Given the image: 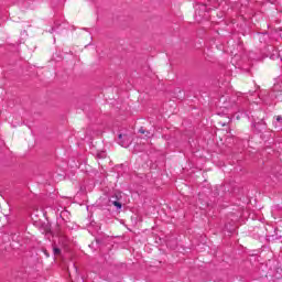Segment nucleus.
<instances>
[{
	"label": "nucleus",
	"instance_id": "f257e3e1",
	"mask_svg": "<svg viewBox=\"0 0 282 282\" xmlns=\"http://www.w3.org/2000/svg\"><path fill=\"white\" fill-rule=\"evenodd\" d=\"M119 144L123 147V149L129 148V145L131 144V139H129L127 134H119Z\"/></svg>",
	"mask_w": 282,
	"mask_h": 282
},
{
	"label": "nucleus",
	"instance_id": "f03ea898",
	"mask_svg": "<svg viewBox=\"0 0 282 282\" xmlns=\"http://www.w3.org/2000/svg\"><path fill=\"white\" fill-rule=\"evenodd\" d=\"M110 204L112 206H116V208H118V209L122 208V204L118 200H110Z\"/></svg>",
	"mask_w": 282,
	"mask_h": 282
},
{
	"label": "nucleus",
	"instance_id": "7ed1b4c3",
	"mask_svg": "<svg viewBox=\"0 0 282 282\" xmlns=\"http://www.w3.org/2000/svg\"><path fill=\"white\" fill-rule=\"evenodd\" d=\"M59 253H61V249L58 247H54L53 254H59Z\"/></svg>",
	"mask_w": 282,
	"mask_h": 282
},
{
	"label": "nucleus",
	"instance_id": "20e7f679",
	"mask_svg": "<svg viewBox=\"0 0 282 282\" xmlns=\"http://www.w3.org/2000/svg\"><path fill=\"white\" fill-rule=\"evenodd\" d=\"M220 102H226V97L225 96L220 97Z\"/></svg>",
	"mask_w": 282,
	"mask_h": 282
},
{
	"label": "nucleus",
	"instance_id": "39448f33",
	"mask_svg": "<svg viewBox=\"0 0 282 282\" xmlns=\"http://www.w3.org/2000/svg\"><path fill=\"white\" fill-rule=\"evenodd\" d=\"M44 254L45 257H50V253L47 252V250H44Z\"/></svg>",
	"mask_w": 282,
	"mask_h": 282
},
{
	"label": "nucleus",
	"instance_id": "423d86ee",
	"mask_svg": "<svg viewBox=\"0 0 282 282\" xmlns=\"http://www.w3.org/2000/svg\"><path fill=\"white\" fill-rule=\"evenodd\" d=\"M224 107H225V109H230L229 105H225Z\"/></svg>",
	"mask_w": 282,
	"mask_h": 282
},
{
	"label": "nucleus",
	"instance_id": "0eeeda50",
	"mask_svg": "<svg viewBox=\"0 0 282 282\" xmlns=\"http://www.w3.org/2000/svg\"><path fill=\"white\" fill-rule=\"evenodd\" d=\"M241 117H239V115H236V120H239Z\"/></svg>",
	"mask_w": 282,
	"mask_h": 282
},
{
	"label": "nucleus",
	"instance_id": "6e6552de",
	"mask_svg": "<svg viewBox=\"0 0 282 282\" xmlns=\"http://www.w3.org/2000/svg\"><path fill=\"white\" fill-rule=\"evenodd\" d=\"M140 133H144V130L141 129V130H140Z\"/></svg>",
	"mask_w": 282,
	"mask_h": 282
}]
</instances>
